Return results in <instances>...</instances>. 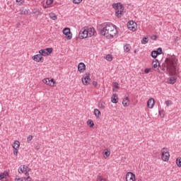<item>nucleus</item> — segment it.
Returning a JSON list of instances; mask_svg holds the SVG:
<instances>
[{
	"instance_id": "nucleus-20",
	"label": "nucleus",
	"mask_w": 181,
	"mask_h": 181,
	"mask_svg": "<svg viewBox=\"0 0 181 181\" xmlns=\"http://www.w3.org/2000/svg\"><path fill=\"white\" fill-rule=\"evenodd\" d=\"M6 176H9V173L5 171L4 173H1L0 174V180H2V179H5Z\"/></svg>"
},
{
	"instance_id": "nucleus-38",
	"label": "nucleus",
	"mask_w": 181,
	"mask_h": 181,
	"mask_svg": "<svg viewBox=\"0 0 181 181\" xmlns=\"http://www.w3.org/2000/svg\"><path fill=\"white\" fill-rule=\"evenodd\" d=\"M21 13L22 15H28L29 13V11L25 8H23Z\"/></svg>"
},
{
	"instance_id": "nucleus-44",
	"label": "nucleus",
	"mask_w": 181,
	"mask_h": 181,
	"mask_svg": "<svg viewBox=\"0 0 181 181\" xmlns=\"http://www.w3.org/2000/svg\"><path fill=\"white\" fill-rule=\"evenodd\" d=\"M151 40H156V39H158V36L157 35H152L151 37Z\"/></svg>"
},
{
	"instance_id": "nucleus-51",
	"label": "nucleus",
	"mask_w": 181,
	"mask_h": 181,
	"mask_svg": "<svg viewBox=\"0 0 181 181\" xmlns=\"http://www.w3.org/2000/svg\"><path fill=\"white\" fill-rule=\"evenodd\" d=\"M15 180L23 181V178H15Z\"/></svg>"
},
{
	"instance_id": "nucleus-14",
	"label": "nucleus",
	"mask_w": 181,
	"mask_h": 181,
	"mask_svg": "<svg viewBox=\"0 0 181 181\" xmlns=\"http://www.w3.org/2000/svg\"><path fill=\"white\" fill-rule=\"evenodd\" d=\"M153 105H155V100L153 98L148 99L147 102V106L149 108H153Z\"/></svg>"
},
{
	"instance_id": "nucleus-36",
	"label": "nucleus",
	"mask_w": 181,
	"mask_h": 181,
	"mask_svg": "<svg viewBox=\"0 0 181 181\" xmlns=\"http://www.w3.org/2000/svg\"><path fill=\"white\" fill-rule=\"evenodd\" d=\"M106 60H107V62H112V56H111L110 54L107 55Z\"/></svg>"
},
{
	"instance_id": "nucleus-34",
	"label": "nucleus",
	"mask_w": 181,
	"mask_h": 181,
	"mask_svg": "<svg viewBox=\"0 0 181 181\" xmlns=\"http://www.w3.org/2000/svg\"><path fill=\"white\" fill-rule=\"evenodd\" d=\"M118 87H119L118 83L114 82V83H113V90H114V91H117L116 89L118 88Z\"/></svg>"
},
{
	"instance_id": "nucleus-53",
	"label": "nucleus",
	"mask_w": 181,
	"mask_h": 181,
	"mask_svg": "<svg viewBox=\"0 0 181 181\" xmlns=\"http://www.w3.org/2000/svg\"><path fill=\"white\" fill-rule=\"evenodd\" d=\"M25 176H29V173L26 172V173H25Z\"/></svg>"
},
{
	"instance_id": "nucleus-45",
	"label": "nucleus",
	"mask_w": 181,
	"mask_h": 181,
	"mask_svg": "<svg viewBox=\"0 0 181 181\" xmlns=\"http://www.w3.org/2000/svg\"><path fill=\"white\" fill-rule=\"evenodd\" d=\"M83 0H73L74 4H81Z\"/></svg>"
},
{
	"instance_id": "nucleus-6",
	"label": "nucleus",
	"mask_w": 181,
	"mask_h": 181,
	"mask_svg": "<svg viewBox=\"0 0 181 181\" xmlns=\"http://www.w3.org/2000/svg\"><path fill=\"white\" fill-rule=\"evenodd\" d=\"M42 83H44V84H47V86H50L51 87H54V84H56L54 78L50 80L49 78L43 79Z\"/></svg>"
},
{
	"instance_id": "nucleus-37",
	"label": "nucleus",
	"mask_w": 181,
	"mask_h": 181,
	"mask_svg": "<svg viewBox=\"0 0 181 181\" xmlns=\"http://www.w3.org/2000/svg\"><path fill=\"white\" fill-rule=\"evenodd\" d=\"M159 115L161 117V118H164L165 117V111L160 110L159 111Z\"/></svg>"
},
{
	"instance_id": "nucleus-32",
	"label": "nucleus",
	"mask_w": 181,
	"mask_h": 181,
	"mask_svg": "<svg viewBox=\"0 0 181 181\" xmlns=\"http://www.w3.org/2000/svg\"><path fill=\"white\" fill-rule=\"evenodd\" d=\"M151 57H153V59H156V57H158V52L156 51H153L151 52Z\"/></svg>"
},
{
	"instance_id": "nucleus-49",
	"label": "nucleus",
	"mask_w": 181,
	"mask_h": 181,
	"mask_svg": "<svg viewBox=\"0 0 181 181\" xmlns=\"http://www.w3.org/2000/svg\"><path fill=\"white\" fill-rule=\"evenodd\" d=\"M161 70H163V71H165L166 70V64H164V66L160 67Z\"/></svg>"
},
{
	"instance_id": "nucleus-46",
	"label": "nucleus",
	"mask_w": 181,
	"mask_h": 181,
	"mask_svg": "<svg viewBox=\"0 0 181 181\" xmlns=\"http://www.w3.org/2000/svg\"><path fill=\"white\" fill-rule=\"evenodd\" d=\"M46 4L47 5H52V4H53V1H51L50 0H47Z\"/></svg>"
},
{
	"instance_id": "nucleus-5",
	"label": "nucleus",
	"mask_w": 181,
	"mask_h": 181,
	"mask_svg": "<svg viewBox=\"0 0 181 181\" xmlns=\"http://www.w3.org/2000/svg\"><path fill=\"white\" fill-rule=\"evenodd\" d=\"M88 33V31H87L86 27L82 28L78 33L79 39H86V37H88V34H87Z\"/></svg>"
},
{
	"instance_id": "nucleus-24",
	"label": "nucleus",
	"mask_w": 181,
	"mask_h": 181,
	"mask_svg": "<svg viewBox=\"0 0 181 181\" xmlns=\"http://www.w3.org/2000/svg\"><path fill=\"white\" fill-rule=\"evenodd\" d=\"M94 114L96 118H100V115H101V112H100L98 109H95Z\"/></svg>"
},
{
	"instance_id": "nucleus-22",
	"label": "nucleus",
	"mask_w": 181,
	"mask_h": 181,
	"mask_svg": "<svg viewBox=\"0 0 181 181\" xmlns=\"http://www.w3.org/2000/svg\"><path fill=\"white\" fill-rule=\"evenodd\" d=\"M124 52H126V53H128V52H129V50H131V45L129 44H126L124 46Z\"/></svg>"
},
{
	"instance_id": "nucleus-12",
	"label": "nucleus",
	"mask_w": 181,
	"mask_h": 181,
	"mask_svg": "<svg viewBox=\"0 0 181 181\" xmlns=\"http://www.w3.org/2000/svg\"><path fill=\"white\" fill-rule=\"evenodd\" d=\"M33 60L37 63H39V62H43V57L40 54H38L33 57Z\"/></svg>"
},
{
	"instance_id": "nucleus-42",
	"label": "nucleus",
	"mask_w": 181,
	"mask_h": 181,
	"mask_svg": "<svg viewBox=\"0 0 181 181\" xmlns=\"http://www.w3.org/2000/svg\"><path fill=\"white\" fill-rule=\"evenodd\" d=\"M16 2H18L19 5H22L25 2V0H16Z\"/></svg>"
},
{
	"instance_id": "nucleus-40",
	"label": "nucleus",
	"mask_w": 181,
	"mask_h": 181,
	"mask_svg": "<svg viewBox=\"0 0 181 181\" xmlns=\"http://www.w3.org/2000/svg\"><path fill=\"white\" fill-rule=\"evenodd\" d=\"M165 105H167V107H169V105H172V101H170V100H166V101L165 102Z\"/></svg>"
},
{
	"instance_id": "nucleus-11",
	"label": "nucleus",
	"mask_w": 181,
	"mask_h": 181,
	"mask_svg": "<svg viewBox=\"0 0 181 181\" xmlns=\"http://www.w3.org/2000/svg\"><path fill=\"white\" fill-rule=\"evenodd\" d=\"M135 25H136V23L132 21H129L127 23V28L128 29H129V30H132V32H135V30H136V28H135Z\"/></svg>"
},
{
	"instance_id": "nucleus-17",
	"label": "nucleus",
	"mask_w": 181,
	"mask_h": 181,
	"mask_svg": "<svg viewBox=\"0 0 181 181\" xmlns=\"http://www.w3.org/2000/svg\"><path fill=\"white\" fill-rule=\"evenodd\" d=\"M33 13H34V15H36V16H39L40 15H43V12H42L40 11V9H37V8H35L33 11Z\"/></svg>"
},
{
	"instance_id": "nucleus-21",
	"label": "nucleus",
	"mask_w": 181,
	"mask_h": 181,
	"mask_svg": "<svg viewBox=\"0 0 181 181\" xmlns=\"http://www.w3.org/2000/svg\"><path fill=\"white\" fill-rule=\"evenodd\" d=\"M158 66H160L159 60L156 59L155 61H153L152 67H153V69H157Z\"/></svg>"
},
{
	"instance_id": "nucleus-47",
	"label": "nucleus",
	"mask_w": 181,
	"mask_h": 181,
	"mask_svg": "<svg viewBox=\"0 0 181 181\" xmlns=\"http://www.w3.org/2000/svg\"><path fill=\"white\" fill-rule=\"evenodd\" d=\"M93 86H94V87H97V86H98V82L94 81L93 82Z\"/></svg>"
},
{
	"instance_id": "nucleus-7",
	"label": "nucleus",
	"mask_w": 181,
	"mask_h": 181,
	"mask_svg": "<svg viewBox=\"0 0 181 181\" xmlns=\"http://www.w3.org/2000/svg\"><path fill=\"white\" fill-rule=\"evenodd\" d=\"M91 79L90 78V74H86L82 78V83L84 86H88Z\"/></svg>"
},
{
	"instance_id": "nucleus-35",
	"label": "nucleus",
	"mask_w": 181,
	"mask_h": 181,
	"mask_svg": "<svg viewBox=\"0 0 181 181\" xmlns=\"http://www.w3.org/2000/svg\"><path fill=\"white\" fill-rule=\"evenodd\" d=\"M157 52V54H162L163 53V51L162 50L161 47L158 48V49L156 51Z\"/></svg>"
},
{
	"instance_id": "nucleus-30",
	"label": "nucleus",
	"mask_w": 181,
	"mask_h": 181,
	"mask_svg": "<svg viewBox=\"0 0 181 181\" xmlns=\"http://www.w3.org/2000/svg\"><path fill=\"white\" fill-rule=\"evenodd\" d=\"M44 50H45L49 56V54H52V52H53V48H46Z\"/></svg>"
},
{
	"instance_id": "nucleus-10",
	"label": "nucleus",
	"mask_w": 181,
	"mask_h": 181,
	"mask_svg": "<svg viewBox=\"0 0 181 181\" xmlns=\"http://www.w3.org/2000/svg\"><path fill=\"white\" fill-rule=\"evenodd\" d=\"M126 181H135V174L133 173H127L126 174Z\"/></svg>"
},
{
	"instance_id": "nucleus-54",
	"label": "nucleus",
	"mask_w": 181,
	"mask_h": 181,
	"mask_svg": "<svg viewBox=\"0 0 181 181\" xmlns=\"http://www.w3.org/2000/svg\"><path fill=\"white\" fill-rule=\"evenodd\" d=\"M2 181H9V180H2Z\"/></svg>"
},
{
	"instance_id": "nucleus-15",
	"label": "nucleus",
	"mask_w": 181,
	"mask_h": 181,
	"mask_svg": "<svg viewBox=\"0 0 181 181\" xmlns=\"http://www.w3.org/2000/svg\"><path fill=\"white\" fill-rule=\"evenodd\" d=\"M111 101L113 104H117V103H118V95L117 94H113L111 98Z\"/></svg>"
},
{
	"instance_id": "nucleus-3",
	"label": "nucleus",
	"mask_w": 181,
	"mask_h": 181,
	"mask_svg": "<svg viewBox=\"0 0 181 181\" xmlns=\"http://www.w3.org/2000/svg\"><path fill=\"white\" fill-rule=\"evenodd\" d=\"M114 9H115V14L117 18H121L125 11H124V6L121 3L114 4L112 5Z\"/></svg>"
},
{
	"instance_id": "nucleus-50",
	"label": "nucleus",
	"mask_w": 181,
	"mask_h": 181,
	"mask_svg": "<svg viewBox=\"0 0 181 181\" xmlns=\"http://www.w3.org/2000/svg\"><path fill=\"white\" fill-rule=\"evenodd\" d=\"M25 180L31 181L32 178H30V176H28V177L25 178Z\"/></svg>"
},
{
	"instance_id": "nucleus-1",
	"label": "nucleus",
	"mask_w": 181,
	"mask_h": 181,
	"mask_svg": "<svg viewBox=\"0 0 181 181\" xmlns=\"http://www.w3.org/2000/svg\"><path fill=\"white\" fill-rule=\"evenodd\" d=\"M98 32L101 36H106L108 39H112L118 33L117 26L110 23H106L103 28H99Z\"/></svg>"
},
{
	"instance_id": "nucleus-55",
	"label": "nucleus",
	"mask_w": 181,
	"mask_h": 181,
	"mask_svg": "<svg viewBox=\"0 0 181 181\" xmlns=\"http://www.w3.org/2000/svg\"><path fill=\"white\" fill-rule=\"evenodd\" d=\"M134 53H136V50H134Z\"/></svg>"
},
{
	"instance_id": "nucleus-8",
	"label": "nucleus",
	"mask_w": 181,
	"mask_h": 181,
	"mask_svg": "<svg viewBox=\"0 0 181 181\" xmlns=\"http://www.w3.org/2000/svg\"><path fill=\"white\" fill-rule=\"evenodd\" d=\"M62 32L65 35V36H66V38L67 39V40H71L72 37V34H71V31H70V28H64Z\"/></svg>"
},
{
	"instance_id": "nucleus-39",
	"label": "nucleus",
	"mask_w": 181,
	"mask_h": 181,
	"mask_svg": "<svg viewBox=\"0 0 181 181\" xmlns=\"http://www.w3.org/2000/svg\"><path fill=\"white\" fill-rule=\"evenodd\" d=\"M96 181H107V180H105V179L101 177L100 175H98Z\"/></svg>"
},
{
	"instance_id": "nucleus-27",
	"label": "nucleus",
	"mask_w": 181,
	"mask_h": 181,
	"mask_svg": "<svg viewBox=\"0 0 181 181\" xmlns=\"http://www.w3.org/2000/svg\"><path fill=\"white\" fill-rule=\"evenodd\" d=\"M98 107L99 108H100L101 110H104L105 108V103L104 102H100L98 103Z\"/></svg>"
},
{
	"instance_id": "nucleus-29",
	"label": "nucleus",
	"mask_w": 181,
	"mask_h": 181,
	"mask_svg": "<svg viewBox=\"0 0 181 181\" xmlns=\"http://www.w3.org/2000/svg\"><path fill=\"white\" fill-rule=\"evenodd\" d=\"M88 125L90 127V128H93L94 127V122L92 119H88Z\"/></svg>"
},
{
	"instance_id": "nucleus-33",
	"label": "nucleus",
	"mask_w": 181,
	"mask_h": 181,
	"mask_svg": "<svg viewBox=\"0 0 181 181\" xmlns=\"http://www.w3.org/2000/svg\"><path fill=\"white\" fill-rule=\"evenodd\" d=\"M176 164L178 166V168H181V158H177Z\"/></svg>"
},
{
	"instance_id": "nucleus-19",
	"label": "nucleus",
	"mask_w": 181,
	"mask_h": 181,
	"mask_svg": "<svg viewBox=\"0 0 181 181\" xmlns=\"http://www.w3.org/2000/svg\"><path fill=\"white\" fill-rule=\"evenodd\" d=\"M110 155H111V152L110 151V148L105 149V152H104L105 159H107V158H108V156H110Z\"/></svg>"
},
{
	"instance_id": "nucleus-41",
	"label": "nucleus",
	"mask_w": 181,
	"mask_h": 181,
	"mask_svg": "<svg viewBox=\"0 0 181 181\" xmlns=\"http://www.w3.org/2000/svg\"><path fill=\"white\" fill-rule=\"evenodd\" d=\"M32 139H33V136L30 135V136L27 138V142H30V141H32Z\"/></svg>"
},
{
	"instance_id": "nucleus-9",
	"label": "nucleus",
	"mask_w": 181,
	"mask_h": 181,
	"mask_svg": "<svg viewBox=\"0 0 181 181\" xmlns=\"http://www.w3.org/2000/svg\"><path fill=\"white\" fill-rule=\"evenodd\" d=\"M86 32L87 35H88V37H91L92 36H94V35H95V29L94 28H88V27H86Z\"/></svg>"
},
{
	"instance_id": "nucleus-16",
	"label": "nucleus",
	"mask_w": 181,
	"mask_h": 181,
	"mask_svg": "<svg viewBox=\"0 0 181 181\" xmlns=\"http://www.w3.org/2000/svg\"><path fill=\"white\" fill-rule=\"evenodd\" d=\"M167 83L168 84H175V83H176V78H175L174 76L168 78Z\"/></svg>"
},
{
	"instance_id": "nucleus-43",
	"label": "nucleus",
	"mask_w": 181,
	"mask_h": 181,
	"mask_svg": "<svg viewBox=\"0 0 181 181\" xmlns=\"http://www.w3.org/2000/svg\"><path fill=\"white\" fill-rule=\"evenodd\" d=\"M149 71H151V69L147 68L144 69L145 74H149Z\"/></svg>"
},
{
	"instance_id": "nucleus-31",
	"label": "nucleus",
	"mask_w": 181,
	"mask_h": 181,
	"mask_svg": "<svg viewBox=\"0 0 181 181\" xmlns=\"http://www.w3.org/2000/svg\"><path fill=\"white\" fill-rule=\"evenodd\" d=\"M148 42V37H143V39L141 40L142 45H146Z\"/></svg>"
},
{
	"instance_id": "nucleus-52",
	"label": "nucleus",
	"mask_w": 181,
	"mask_h": 181,
	"mask_svg": "<svg viewBox=\"0 0 181 181\" xmlns=\"http://www.w3.org/2000/svg\"><path fill=\"white\" fill-rule=\"evenodd\" d=\"M35 149H37V150L40 149V146H35Z\"/></svg>"
},
{
	"instance_id": "nucleus-25",
	"label": "nucleus",
	"mask_w": 181,
	"mask_h": 181,
	"mask_svg": "<svg viewBox=\"0 0 181 181\" xmlns=\"http://www.w3.org/2000/svg\"><path fill=\"white\" fill-rule=\"evenodd\" d=\"M50 19H52V21H56L57 19V16L54 14V13H50L49 14Z\"/></svg>"
},
{
	"instance_id": "nucleus-48",
	"label": "nucleus",
	"mask_w": 181,
	"mask_h": 181,
	"mask_svg": "<svg viewBox=\"0 0 181 181\" xmlns=\"http://www.w3.org/2000/svg\"><path fill=\"white\" fill-rule=\"evenodd\" d=\"M13 153H14V155H16V156L18 155V148H13Z\"/></svg>"
},
{
	"instance_id": "nucleus-28",
	"label": "nucleus",
	"mask_w": 181,
	"mask_h": 181,
	"mask_svg": "<svg viewBox=\"0 0 181 181\" xmlns=\"http://www.w3.org/2000/svg\"><path fill=\"white\" fill-rule=\"evenodd\" d=\"M28 168V167H26V165H21L20 168H18V173H21V172H22V173H23V170H25V169Z\"/></svg>"
},
{
	"instance_id": "nucleus-18",
	"label": "nucleus",
	"mask_w": 181,
	"mask_h": 181,
	"mask_svg": "<svg viewBox=\"0 0 181 181\" xmlns=\"http://www.w3.org/2000/svg\"><path fill=\"white\" fill-rule=\"evenodd\" d=\"M122 105L124 107H128V105H129V98L128 97H126L124 99H123Z\"/></svg>"
},
{
	"instance_id": "nucleus-13",
	"label": "nucleus",
	"mask_w": 181,
	"mask_h": 181,
	"mask_svg": "<svg viewBox=\"0 0 181 181\" xmlns=\"http://www.w3.org/2000/svg\"><path fill=\"white\" fill-rule=\"evenodd\" d=\"M78 70L80 73H84L86 70V64L83 62H80L78 65Z\"/></svg>"
},
{
	"instance_id": "nucleus-23",
	"label": "nucleus",
	"mask_w": 181,
	"mask_h": 181,
	"mask_svg": "<svg viewBox=\"0 0 181 181\" xmlns=\"http://www.w3.org/2000/svg\"><path fill=\"white\" fill-rule=\"evenodd\" d=\"M21 145V143L19 142V141H15L12 145L13 148H19Z\"/></svg>"
},
{
	"instance_id": "nucleus-2",
	"label": "nucleus",
	"mask_w": 181,
	"mask_h": 181,
	"mask_svg": "<svg viewBox=\"0 0 181 181\" xmlns=\"http://www.w3.org/2000/svg\"><path fill=\"white\" fill-rule=\"evenodd\" d=\"M166 71L169 76L176 74V67H177V59L175 56H169L165 60Z\"/></svg>"
},
{
	"instance_id": "nucleus-26",
	"label": "nucleus",
	"mask_w": 181,
	"mask_h": 181,
	"mask_svg": "<svg viewBox=\"0 0 181 181\" xmlns=\"http://www.w3.org/2000/svg\"><path fill=\"white\" fill-rule=\"evenodd\" d=\"M39 54L41 55V56H49V54H47V52H46L45 49H41L39 51Z\"/></svg>"
},
{
	"instance_id": "nucleus-4",
	"label": "nucleus",
	"mask_w": 181,
	"mask_h": 181,
	"mask_svg": "<svg viewBox=\"0 0 181 181\" xmlns=\"http://www.w3.org/2000/svg\"><path fill=\"white\" fill-rule=\"evenodd\" d=\"M170 157V154H169V151L163 148L161 150V158L164 162H168L169 160V158Z\"/></svg>"
}]
</instances>
